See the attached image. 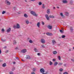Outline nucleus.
Returning a JSON list of instances; mask_svg holds the SVG:
<instances>
[{"label":"nucleus","instance_id":"f257e3e1","mask_svg":"<svg viewBox=\"0 0 74 74\" xmlns=\"http://www.w3.org/2000/svg\"><path fill=\"white\" fill-rule=\"evenodd\" d=\"M31 14L32 15H34V16H38V14H36L35 12H33V11L31 12Z\"/></svg>","mask_w":74,"mask_h":74},{"label":"nucleus","instance_id":"f03ea898","mask_svg":"<svg viewBox=\"0 0 74 74\" xmlns=\"http://www.w3.org/2000/svg\"><path fill=\"white\" fill-rule=\"evenodd\" d=\"M5 3L6 5H10L11 4V2L7 0H6L5 1Z\"/></svg>","mask_w":74,"mask_h":74},{"label":"nucleus","instance_id":"7ed1b4c3","mask_svg":"<svg viewBox=\"0 0 74 74\" xmlns=\"http://www.w3.org/2000/svg\"><path fill=\"white\" fill-rule=\"evenodd\" d=\"M17 28V29H19V28H20V25H19L17 23L16 24V26H14V28Z\"/></svg>","mask_w":74,"mask_h":74},{"label":"nucleus","instance_id":"20e7f679","mask_svg":"<svg viewBox=\"0 0 74 74\" xmlns=\"http://www.w3.org/2000/svg\"><path fill=\"white\" fill-rule=\"evenodd\" d=\"M40 72L42 73H44L45 72V70L43 68H41L40 70Z\"/></svg>","mask_w":74,"mask_h":74},{"label":"nucleus","instance_id":"39448f33","mask_svg":"<svg viewBox=\"0 0 74 74\" xmlns=\"http://www.w3.org/2000/svg\"><path fill=\"white\" fill-rule=\"evenodd\" d=\"M41 41L42 44H45V40L44 39H42Z\"/></svg>","mask_w":74,"mask_h":74},{"label":"nucleus","instance_id":"423d86ee","mask_svg":"<svg viewBox=\"0 0 74 74\" xmlns=\"http://www.w3.org/2000/svg\"><path fill=\"white\" fill-rule=\"evenodd\" d=\"M27 52V50L26 49H24L21 50V52H22V53H26Z\"/></svg>","mask_w":74,"mask_h":74},{"label":"nucleus","instance_id":"0eeeda50","mask_svg":"<svg viewBox=\"0 0 74 74\" xmlns=\"http://www.w3.org/2000/svg\"><path fill=\"white\" fill-rule=\"evenodd\" d=\"M52 43L53 44V45H55V44L56 43V42L55 40H52Z\"/></svg>","mask_w":74,"mask_h":74},{"label":"nucleus","instance_id":"6e6552de","mask_svg":"<svg viewBox=\"0 0 74 74\" xmlns=\"http://www.w3.org/2000/svg\"><path fill=\"white\" fill-rule=\"evenodd\" d=\"M47 27L49 29H50V30H51L52 29V26H51L50 25H49L47 26Z\"/></svg>","mask_w":74,"mask_h":74},{"label":"nucleus","instance_id":"1a4fd4ad","mask_svg":"<svg viewBox=\"0 0 74 74\" xmlns=\"http://www.w3.org/2000/svg\"><path fill=\"white\" fill-rule=\"evenodd\" d=\"M45 16L47 20H49V16H48V14H46L45 15Z\"/></svg>","mask_w":74,"mask_h":74},{"label":"nucleus","instance_id":"9d476101","mask_svg":"<svg viewBox=\"0 0 74 74\" xmlns=\"http://www.w3.org/2000/svg\"><path fill=\"white\" fill-rule=\"evenodd\" d=\"M62 2L63 3H67L68 1L66 0H63Z\"/></svg>","mask_w":74,"mask_h":74},{"label":"nucleus","instance_id":"9b49d317","mask_svg":"<svg viewBox=\"0 0 74 74\" xmlns=\"http://www.w3.org/2000/svg\"><path fill=\"white\" fill-rule=\"evenodd\" d=\"M70 30L71 32H73V27H70Z\"/></svg>","mask_w":74,"mask_h":74},{"label":"nucleus","instance_id":"f8f14e48","mask_svg":"<svg viewBox=\"0 0 74 74\" xmlns=\"http://www.w3.org/2000/svg\"><path fill=\"white\" fill-rule=\"evenodd\" d=\"M37 25L38 27H40V22H38L37 24Z\"/></svg>","mask_w":74,"mask_h":74},{"label":"nucleus","instance_id":"ddd939ff","mask_svg":"<svg viewBox=\"0 0 74 74\" xmlns=\"http://www.w3.org/2000/svg\"><path fill=\"white\" fill-rule=\"evenodd\" d=\"M58 62H56L54 63V66H56L58 65Z\"/></svg>","mask_w":74,"mask_h":74},{"label":"nucleus","instance_id":"4468645a","mask_svg":"<svg viewBox=\"0 0 74 74\" xmlns=\"http://www.w3.org/2000/svg\"><path fill=\"white\" fill-rule=\"evenodd\" d=\"M26 58L27 59H30V57L29 56H27Z\"/></svg>","mask_w":74,"mask_h":74},{"label":"nucleus","instance_id":"2eb2a0df","mask_svg":"<svg viewBox=\"0 0 74 74\" xmlns=\"http://www.w3.org/2000/svg\"><path fill=\"white\" fill-rule=\"evenodd\" d=\"M50 9H48L47 10V14H50Z\"/></svg>","mask_w":74,"mask_h":74},{"label":"nucleus","instance_id":"dca6fc26","mask_svg":"<svg viewBox=\"0 0 74 74\" xmlns=\"http://www.w3.org/2000/svg\"><path fill=\"white\" fill-rule=\"evenodd\" d=\"M53 53L54 55H56L57 54V51H53Z\"/></svg>","mask_w":74,"mask_h":74},{"label":"nucleus","instance_id":"f3484780","mask_svg":"<svg viewBox=\"0 0 74 74\" xmlns=\"http://www.w3.org/2000/svg\"><path fill=\"white\" fill-rule=\"evenodd\" d=\"M25 22L27 24H28V23H29V20H25Z\"/></svg>","mask_w":74,"mask_h":74},{"label":"nucleus","instance_id":"a211bd4d","mask_svg":"<svg viewBox=\"0 0 74 74\" xmlns=\"http://www.w3.org/2000/svg\"><path fill=\"white\" fill-rule=\"evenodd\" d=\"M46 34L48 36H51L52 34L50 33H46Z\"/></svg>","mask_w":74,"mask_h":74},{"label":"nucleus","instance_id":"6ab92c4d","mask_svg":"<svg viewBox=\"0 0 74 74\" xmlns=\"http://www.w3.org/2000/svg\"><path fill=\"white\" fill-rule=\"evenodd\" d=\"M60 15L62 17V18H64V16L63 14V13H60Z\"/></svg>","mask_w":74,"mask_h":74},{"label":"nucleus","instance_id":"aec40b11","mask_svg":"<svg viewBox=\"0 0 74 74\" xmlns=\"http://www.w3.org/2000/svg\"><path fill=\"white\" fill-rule=\"evenodd\" d=\"M55 17H54V16L53 15H50L49 16V17L50 18H54Z\"/></svg>","mask_w":74,"mask_h":74},{"label":"nucleus","instance_id":"412c9836","mask_svg":"<svg viewBox=\"0 0 74 74\" xmlns=\"http://www.w3.org/2000/svg\"><path fill=\"white\" fill-rule=\"evenodd\" d=\"M10 31H11V28H10L8 29L7 30V32L8 33V32H10Z\"/></svg>","mask_w":74,"mask_h":74},{"label":"nucleus","instance_id":"4be33fe9","mask_svg":"<svg viewBox=\"0 0 74 74\" xmlns=\"http://www.w3.org/2000/svg\"><path fill=\"white\" fill-rule=\"evenodd\" d=\"M13 44L14 45H16V40H14L13 41Z\"/></svg>","mask_w":74,"mask_h":74},{"label":"nucleus","instance_id":"5701e85b","mask_svg":"<svg viewBox=\"0 0 74 74\" xmlns=\"http://www.w3.org/2000/svg\"><path fill=\"white\" fill-rule=\"evenodd\" d=\"M24 17H25V18H27V17H28V16L26 14H24Z\"/></svg>","mask_w":74,"mask_h":74},{"label":"nucleus","instance_id":"b1692460","mask_svg":"<svg viewBox=\"0 0 74 74\" xmlns=\"http://www.w3.org/2000/svg\"><path fill=\"white\" fill-rule=\"evenodd\" d=\"M63 64V63H60L58 64L59 66H61Z\"/></svg>","mask_w":74,"mask_h":74},{"label":"nucleus","instance_id":"393cba45","mask_svg":"<svg viewBox=\"0 0 74 74\" xmlns=\"http://www.w3.org/2000/svg\"><path fill=\"white\" fill-rule=\"evenodd\" d=\"M65 15L66 16H69V13L67 12H66L65 13Z\"/></svg>","mask_w":74,"mask_h":74},{"label":"nucleus","instance_id":"a878e982","mask_svg":"<svg viewBox=\"0 0 74 74\" xmlns=\"http://www.w3.org/2000/svg\"><path fill=\"white\" fill-rule=\"evenodd\" d=\"M34 51H35V52H38V50H37V49H36V48H35L34 49Z\"/></svg>","mask_w":74,"mask_h":74},{"label":"nucleus","instance_id":"bb28decb","mask_svg":"<svg viewBox=\"0 0 74 74\" xmlns=\"http://www.w3.org/2000/svg\"><path fill=\"white\" fill-rule=\"evenodd\" d=\"M29 42L30 43H33V41H32V40H29Z\"/></svg>","mask_w":74,"mask_h":74},{"label":"nucleus","instance_id":"cd10ccee","mask_svg":"<svg viewBox=\"0 0 74 74\" xmlns=\"http://www.w3.org/2000/svg\"><path fill=\"white\" fill-rule=\"evenodd\" d=\"M1 41H3V42H5V40L4 39H1Z\"/></svg>","mask_w":74,"mask_h":74},{"label":"nucleus","instance_id":"c85d7f7f","mask_svg":"<svg viewBox=\"0 0 74 74\" xmlns=\"http://www.w3.org/2000/svg\"><path fill=\"white\" fill-rule=\"evenodd\" d=\"M53 63L52 62H51V61H50V63H49V65H52Z\"/></svg>","mask_w":74,"mask_h":74},{"label":"nucleus","instance_id":"c756f323","mask_svg":"<svg viewBox=\"0 0 74 74\" xmlns=\"http://www.w3.org/2000/svg\"><path fill=\"white\" fill-rule=\"evenodd\" d=\"M3 67H5L6 66V64L5 63H4L3 65Z\"/></svg>","mask_w":74,"mask_h":74},{"label":"nucleus","instance_id":"7c9ffc66","mask_svg":"<svg viewBox=\"0 0 74 74\" xmlns=\"http://www.w3.org/2000/svg\"><path fill=\"white\" fill-rule=\"evenodd\" d=\"M58 59L59 60H60L61 59V57H60V56H58Z\"/></svg>","mask_w":74,"mask_h":74},{"label":"nucleus","instance_id":"2f4dec72","mask_svg":"<svg viewBox=\"0 0 74 74\" xmlns=\"http://www.w3.org/2000/svg\"><path fill=\"white\" fill-rule=\"evenodd\" d=\"M73 1H71L70 2V4L71 5L73 4Z\"/></svg>","mask_w":74,"mask_h":74},{"label":"nucleus","instance_id":"473e14b6","mask_svg":"<svg viewBox=\"0 0 74 74\" xmlns=\"http://www.w3.org/2000/svg\"><path fill=\"white\" fill-rule=\"evenodd\" d=\"M5 13V11H3L2 12V14H4Z\"/></svg>","mask_w":74,"mask_h":74},{"label":"nucleus","instance_id":"72a5a7b5","mask_svg":"<svg viewBox=\"0 0 74 74\" xmlns=\"http://www.w3.org/2000/svg\"><path fill=\"white\" fill-rule=\"evenodd\" d=\"M65 37H66V36H65V35H62V38H64Z\"/></svg>","mask_w":74,"mask_h":74},{"label":"nucleus","instance_id":"f704fd0d","mask_svg":"<svg viewBox=\"0 0 74 74\" xmlns=\"http://www.w3.org/2000/svg\"><path fill=\"white\" fill-rule=\"evenodd\" d=\"M60 33H63V31H62V30H60Z\"/></svg>","mask_w":74,"mask_h":74},{"label":"nucleus","instance_id":"c9c22d12","mask_svg":"<svg viewBox=\"0 0 74 74\" xmlns=\"http://www.w3.org/2000/svg\"><path fill=\"white\" fill-rule=\"evenodd\" d=\"M43 6L42 7V8H45V6H44V4H42Z\"/></svg>","mask_w":74,"mask_h":74},{"label":"nucleus","instance_id":"e433bc0d","mask_svg":"<svg viewBox=\"0 0 74 74\" xmlns=\"http://www.w3.org/2000/svg\"><path fill=\"white\" fill-rule=\"evenodd\" d=\"M42 25H44V22L43 21H42Z\"/></svg>","mask_w":74,"mask_h":74},{"label":"nucleus","instance_id":"4c0bfd02","mask_svg":"<svg viewBox=\"0 0 74 74\" xmlns=\"http://www.w3.org/2000/svg\"><path fill=\"white\" fill-rule=\"evenodd\" d=\"M71 60L72 61V62H74V59H71Z\"/></svg>","mask_w":74,"mask_h":74},{"label":"nucleus","instance_id":"58836bf2","mask_svg":"<svg viewBox=\"0 0 74 74\" xmlns=\"http://www.w3.org/2000/svg\"><path fill=\"white\" fill-rule=\"evenodd\" d=\"M42 4V3H41V2H40L39 3V5H41Z\"/></svg>","mask_w":74,"mask_h":74},{"label":"nucleus","instance_id":"ea45409f","mask_svg":"<svg viewBox=\"0 0 74 74\" xmlns=\"http://www.w3.org/2000/svg\"><path fill=\"white\" fill-rule=\"evenodd\" d=\"M52 61L53 62H55V61H56V60H55V59H53L52 60Z\"/></svg>","mask_w":74,"mask_h":74},{"label":"nucleus","instance_id":"a19ab883","mask_svg":"<svg viewBox=\"0 0 74 74\" xmlns=\"http://www.w3.org/2000/svg\"><path fill=\"white\" fill-rule=\"evenodd\" d=\"M10 74H14V73H13V72H12V71H11L10 72Z\"/></svg>","mask_w":74,"mask_h":74},{"label":"nucleus","instance_id":"79ce46f5","mask_svg":"<svg viewBox=\"0 0 74 74\" xmlns=\"http://www.w3.org/2000/svg\"><path fill=\"white\" fill-rule=\"evenodd\" d=\"M59 71H63V69H59Z\"/></svg>","mask_w":74,"mask_h":74},{"label":"nucleus","instance_id":"37998d69","mask_svg":"<svg viewBox=\"0 0 74 74\" xmlns=\"http://www.w3.org/2000/svg\"><path fill=\"white\" fill-rule=\"evenodd\" d=\"M15 69V67H13L12 68V71H14V70Z\"/></svg>","mask_w":74,"mask_h":74},{"label":"nucleus","instance_id":"c03bdc74","mask_svg":"<svg viewBox=\"0 0 74 74\" xmlns=\"http://www.w3.org/2000/svg\"><path fill=\"white\" fill-rule=\"evenodd\" d=\"M33 71H36V69H35L34 68H33Z\"/></svg>","mask_w":74,"mask_h":74},{"label":"nucleus","instance_id":"a18cd8bd","mask_svg":"<svg viewBox=\"0 0 74 74\" xmlns=\"http://www.w3.org/2000/svg\"><path fill=\"white\" fill-rule=\"evenodd\" d=\"M64 74H68V73L67 72H65L64 73H63Z\"/></svg>","mask_w":74,"mask_h":74},{"label":"nucleus","instance_id":"49530a36","mask_svg":"<svg viewBox=\"0 0 74 74\" xmlns=\"http://www.w3.org/2000/svg\"><path fill=\"white\" fill-rule=\"evenodd\" d=\"M2 32H4V29H2Z\"/></svg>","mask_w":74,"mask_h":74},{"label":"nucleus","instance_id":"de8ad7c7","mask_svg":"<svg viewBox=\"0 0 74 74\" xmlns=\"http://www.w3.org/2000/svg\"><path fill=\"white\" fill-rule=\"evenodd\" d=\"M42 48H45V46H44V45H42Z\"/></svg>","mask_w":74,"mask_h":74},{"label":"nucleus","instance_id":"09e8293b","mask_svg":"<svg viewBox=\"0 0 74 74\" xmlns=\"http://www.w3.org/2000/svg\"><path fill=\"white\" fill-rule=\"evenodd\" d=\"M31 74H36V73L34 72H33L31 73Z\"/></svg>","mask_w":74,"mask_h":74},{"label":"nucleus","instance_id":"8fccbe9b","mask_svg":"<svg viewBox=\"0 0 74 74\" xmlns=\"http://www.w3.org/2000/svg\"><path fill=\"white\" fill-rule=\"evenodd\" d=\"M16 59H17L18 60H19V58L18 57H16Z\"/></svg>","mask_w":74,"mask_h":74},{"label":"nucleus","instance_id":"3c124183","mask_svg":"<svg viewBox=\"0 0 74 74\" xmlns=\"http://www.w3.org/2000/svg\"><path fill=\"white\" fill-rule=\"evenodd\" d=\"M37 55H38V56L40 55V53H37Z\"/></svg>","mask_w":74,"mask_h":74},{"label":"nucleus","instance_id":"603ef678","mask_svg":"<svg viewBox=\"0 0 74 74\" xmlns=\"http://www.w3.org/2000/svg\"><path fill=\"white\" fill-rule=\"evenodd\" d=\"M1 51L0 49V54H1Z\"/></svg>","mask_w":74,"mask_h":74},{"label":"nucleus","instance_id":"864d4df0","mask_svg":"<svg viewBox=\"0 0 74 74\" xmlns=\"http://www.w3.org/2000/svg\"><path fill=\"white\" fill-rule=\"evenodd\" d=\"M53 10H55V7H53Z\"/></svg>","mask_w":74,"mask_h":74},{"label":"nucleus","instance_id":"5fc2aeb1","mask_svg":"<svg viewBox=\"0 0 74 74\" xmlns=\"http://www.w3.org/2000/svg\"><path fill=\"white\" fill-rule=\"evenodd\" d=\"M64 66H66V64H64Z\"/></svg>","mask_w":74,"mask_h":74},{"label":"nucleus","instance_id":"6e6d98bb","mask_svg":"<svg viewBox=\"0 0 74 74\" xmlns=\"http://www.w3.org/2000/svg\"><path fill=\"white\" fill-rule=\"evenodd\" d=\"M69 51H71V49H69Z\"/></svg>","mask_w":74,"mask_h":74},{"label":"nucleus","instance_id":"4d7b16f0","mask_svg":"<svg viewBox=\"0 0 74 74\" xmlns=\"http://www.w3.org/2000/svg\"><path fill=\"white\" fill-rule=\"evenodd\" d=\"M57 7V8H58V9H59V7Z\"/></svg>","mask_w":74,"mask_h":74},{"label":"nucleus","instance_id":"13d9d810","mask_svg":"<svg viewBox=\"0 0 74 74\" xmlns=\"http://www.w3.org/2000/svg\"><path fill=\"white\" fill-rule=\"evenodd\" d=\"M7 52H8V50H7L6 51V53H7Z\"/></svg>","mask_w":74,"mask_h":74},{"label":"nucleus","instance_id":"bf43d9fd","mask_svg":"<svg viewBox=\"0 0 74 74\" xmlns=\"http://www.w3.org/2000/svg\"><path fill=\"white\" fill-rule=\"evenodd\" d=\"M25 2H26L27 3V0H25Z\"/></svg>","mask_w":74,"mask_h":74},{"label":"nucleus","instance_id":"052dcab7","mask_svg":"<svg viewBox=\"0 0 74 74\" xmlns=\"http://www.w3.org/2000/svg\"><path fill=\"white\" fill-rule=\"evenodd\" d=\"M31 1H35V0H31Z\"/></svg>","mask_w":74,"mask_h":74},{"label":"nucleus","instance_id":"680f3d73","mask_svg":"<svg viewBox=\"0 0 74 74\" xmlns=\"http://www.w3.org/2000/svg\"><path fill=\"white\" fill-rule=\"evenodd\" d=\"M42 74H47L43 73Z\"/></svg>","mask_w":74,"mask_h":74},{"label":"nucleus","instance_id":"e2e57ef3","mask_svg":"<svg viewBox=\"0 0 74 74\" xmlns=\"http://www.w3.org/2000/svg\"><path fill=\"white\" fill-rule=\"evenodd\" d=\"M13 63H14V64H15V62H14Z\"/></svg>","mask_w":74,"mask_h":74},{"label":"nucleus","instance_id":"0e129e2a","mask_svg":"<svg viewBox=\"0 0 74 74\" xmlns=\"http://www.w3.org/2000/svg\"><path fill=\"white\" fill-rule=\"evenodd\" d=\"M73 49H74V47H73Z\"/></svg>","mask_w":74,"mask_h":74},{"label":"nucleus","instance_id":"69168bd1","mask_svg":"<svg viewBox=\"0 0 74 74\" xmlns=\"http://www.w3.org/2000/svg\"><path fill=\"white\" fill-rule=\"evenodd\" d=\"M1 62V60H0V62Z\"/></svg>","mask_w":74,"mask_h":74},{"label":"nucleus","instance_id":"338daca9","mask_svg":"<svg viewBox=\"0 0 74 74\" xmlns=\"http://www.w3.org/2000/svg\"><path fill=\"white\" fill-rule=\"evenodd\" d=\"M18 49V48H16V49Z\"/></svg>","mask_w":74,"mask_h":74},{"label":"nucleus","instance_id":"774afa93","mask_svg":"<svg viewBox=\"0 0 74 74\" xmlns=\"http://www.w3.org/2000/svg\"><path fill=\"white\" fill-rule=\"evenodd\" d=\"M22 61H23V60H22Z\"/></svg>","mask_w":74,"mask_h":74}]
</instances>
